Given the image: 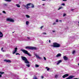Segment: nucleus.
<instances>
[{"label":"nucleus","mask_w":79,"mask_h":79,"mask_svg":"<svg viewBox=\"0 0 79 79\" xmlns=\"http://www.w3.org/2000/svg\"><path fill=\"white\" fill-rule=\"evenodd\" d=\"M51 47H55V48H58L60 47V44H58V43L55 42L53 43L52 45H51Z\"/></svg>","instance_id":"1"},{"label":"nucleus","mask_w":79,"mask_h":79,"mask_svg":"<svg viewBox=\"0 0 79 79\" xmlns=\"http://www.w3.org/2000/svg\"><path fill=\"white\" fill-rule=\"evenodd\" d=\"M21 57L22 60L25 61L24 63H27V64H29V62L27 60V58H26V57L22 56Z\"/></svg>","instance_id":"2"},{"label":"nucleus","mask_w":79,"mask_h":79,"mask_svg":"<svg viewBox=\"0 0 79 79\" xmlns=\"http://www.w3.org/2000/svg\"><path fill=\"white\" fill-rule=\"evenodd\" d=\"M21 51L23 52L24 53H25V54H27V55H28V56H32V55L31 54L28 53V52H27V51L22 49H21Z\"/></svg>","instance_id":"3"},{"label":"nucleus","mask_w":79,"mask_h":79,"mask_svg":"<svg viewBox=\"0 0 79 79\" xmlns=\"http://www.w3.org/2000/svg\"><path fill=\"white\" fill-rule=\"evenodd\" d=\"M25 48L26 49H30L31 50H37V48L30 46H26L25 47Z\"/></svg>","instance_id":"4"},{"label":"nucleus","mask_w":79,"mask_h":79,"mask_svg":"<svg viewBox=\"0 0 79 79\" xmlns=\"http://www.w3.org/2000/svg\"><path fill=\"white\" fill-rule=\"evenodd\" d=\"M6 21H10V22H11V23H14L15 22V20L13 19L10 18H7L6 19Z\"/></svg>","instance_id":"5"},{"label":"nucleus","mask_w":79,"mask_h":79,"mask_svg":"<svg viewBox=\"0 0 79 79\" xmlns=\"http://www.w3.org/2000/svg\"><path fill=\"white\" fill-rule=\"evenodd\" d=\"M31 3H30L29 4H27L26 5H23V6H25V7H26L27 9H29V8H30V7H29V6H30L31 5Z\"/></svg>","instance_id":"6"},{"label":"nucleus","mask_w":79,"mask_h":79,"mask_svg":"<svg viewBox=\"0 0 79 79\" xmlns=\"http://www.w3.org/2000/svg\"><path fill=\"white\" fill-rule=\"evenodd\" d=\"M17 50H18L17 48H15L14 50L12 52L13 54H15V53H16V52H17Z\"/></svg>","instance_id":"7"},{"label":"nucleus","mask_w":79,"mask_h":79,"mask_svg":"<svg viewBox=\"0 0 79 79\" xmlns=\"http://www.w3.org/2000/svg\"><path fill=\"white\" fill-rule=\"evenodd\" d=\"M4 61L6 62L7 63H11V61L10 60L5 59L4 60Z\"/></svg>","instance_id":"8"},{"label":"nucleus","mask_w":79,"mask_h":79,"mask_svg":"<svg viewBox=\"0 0 79 79\" xmlns=\"http://www.w3.org/2000/svg\"><path fill=\"white\" fill-rule=\"evenodd\" d=\"M68 76H69V74H65L62 76V77L63 78H65V77H68Z\"/></svg>","instance_id":"9"},{"label":"nucleus","mask_w":79,"mask_h":79,"mask_svg":"<svg viewBox=\"0 0 79 79\" xmlns=\"http://www.w3.org/2000/svg\"><path fill=\"white\" fill-rule=\"evenodd\" d=\"M68 77H69V79H73V78H74V76L73 75H71L69 76Z\"/></svg>","instance_id":"10"},{"label":"nucleus","mask_w":79,"mask_h":79,"mask_svg":"<svg viewBox=\"0 0 79 79\" xmlns=\"http://www.w3.org/2000/svg\"><path fill=\"white\" fill-rule=\"evenodd\" d=\"M63 58L64 60H68V57H66V56H64L63 57Z\"/></svg>","instance_id":"11"},{"label":"nucleus","mask_w":79,"mask_h":79,"mask_svg":"<svg viewBox=\"0 0 79 79\" xmlns=\"http://www.w3.org/2000/svg\"><path fill=\"white\" fill-rule=\"evenodd\" d=\"M3 36V33L1 31H0V37L2 38Z\"/></svg>","instance_id":"12"},{"label":"nucleus","mask_w":79,"mask_h":79,"mask_svg":"<svg viewBox=\"0 0 79 79\" xmlns=\"http://www.w3.org/2000/svg\"><path fill=\"white\" fill-rule=\"evenodd\" d=\"M61 56V54L60 53H59L56 55V57H59V56Z\"/></svg>","instance_id":"13"},{"label":"nucleus","mask_w":79,"mask_h":79,"mask_svg":"<svg viewBox=\"0 0 79 79\" xmlns=\"http://www.w3.org/2000/svg\"><path fill=\"white\" fill-rule=\"evenodd\" d=\"M61 61H62L61 60H60L58 61H57V63L56 64H57V65L59 64H60V63H61Z\"/></svg>","instance_id":"14"},{"label":"nucleus","mask_w":79,"mask_h":79,"mask_svg":"<svg viewBox=\"0 0 79 79\" xmlns=\"http://www.w3.org/2000/svg\"><path fill=\"white\" fill-rule=\"evenodd\" d=\"M3 48H1L2 52H5V50H3Z\"/></svg>","instance_id":"15"},{"label":"nucleus","mask_w":79,"mask_h":79,"mask_svg":"<svg viewBox=\"0 0 79 79\" xmlns=\"http://www.w3.org/2000/svg\"><path fill=\"white\" fill-rule=\"evenodd\" d=\"M26 16L27 18H30V16L28 15H26Z\"/></svg>","instance_id":"16"},{"label":"nucleus","mask_w":79,"mask_h":79,"mask_svg":"<svg viewBox=\"0 0 79 79\" xmlns=\"http://www.w3.org/2000/svg\"><path fill=\"white\" fill-rule=\"evenodd\" d=\"M16 6L18 8H20V5L19 4H16Z\"/></svg>","instance_id":"17"},{"label":"nucleus","mask_w":79,"mask_h":79,"mask_svg":"<svg viewBox=\"0 0 79 79\" xmlns=\"http://www.w3.org/2000/svg\"><path fill=\"white\" fill-rule=\"evenodd\" d=\"M35 56L37 58H38L39 56H38V55H37L36 54H35Z\"/></svg>","instance_id":"18"},{"label":"nucleus","mask_w":79,"mask_h":79,"mask_svg":"<svg viewBox=\"0 0 79 79\" xmlns=\"http://www.w3.org/2000/svg\"><path fill=\"white\" fill-rule=\"evenodd\" d=\"M29 22L28 21H27L26 22V24L27 25H29Z\"/></svg>","instance_id":"19"},{"label":"nucleus","mask_w":79,"mask_h":79,"mask_svg":"<svg viewBox=\"0 0 79 79\" xmlns=\"http://www.w3.org/2000/svg\"><path fill=\"white\" fill-rule=\"evenodd\" d=\"M63 7L62 6H60L59 7V9H58V10H60V9H62L63 8Z\"/></svg>","instance_id":"20"},{"label":"nucleus","mask_w":79,"mask_h":79,"mask_svg":"<svg viewBox=\"0 0 79 79\" xmlns=\"http://www.w3.org/2000/svg\"><path fill=\"white\" fill-rule=\"evenodd\" d=\"M35 67H36V68H38L39 67V65H37V64H36L35 65Z\"/></svg>","instance_id":"21"},{"label":"nucleus","mask_w":79,"mask_h":79,"mask_svg":"<svg viewBox=\"0 0 79 79\" xmlns=\"http://www.w3.org/2000/svg\"><path fill=\"white\" fill-rule=\"evenodd\" d=\"M55 78H57V77H58V75H56L55 76Z\"/></svg>","instance_id":"22"},{"label":"nucleus","mask_w":79,"mask_h":79,"mask_svg":"<svg viewBox=\"0 0 79 79\" xmlns=\"http://www.w3.org/2000/svg\"><path fill=\"white\" fill-rule=\"evenodd\" d=\"M47 71H49L50 70V68H48L47 67H46V69H47Z\"/></svg>","instance_id":"23"},{"label":"nucleus","mask_w":79,"mask_h":79,"mask_svg":"<svg viewBox=\"0 0 79 79\" xmlns=\"http://www.w3.org/2000/svg\"><path fill=\"white\" fill-rule=\"evenodd\" d=\"M5 1H6V2H11V0H5Z\"/></svg>","instance_id":"24"},{"label":"nucleus","mask_w":79,"mask_h":79,"mask_svg":"<svg viewBox=\"0 0 79 79\" xmlns=\"http://www.w3.org/2000/svg\"><path fill=\"white\" fill-rule=\"evenodd\" d=\"M61 5H63V6H64L65 5V4L64 3H63L61 4Z\"/></svg>","instance_id":"25"},{"label":"nucleus","mask_w":79,"mask_h":79,"mask_svg":"<svg viewBox=\"0 0 79 79\" xmlns=\"http://www.w3.org/2000/svg\"><path fill=\"white\" fill-rule=\"evenodd\" d=\"M31 8H34V5H31Z\"/></svg>","instance_id":"26"},{"label":"nucleus","mask_w":79,"mask_h":79,"mask_svg":"<svg viewBox=\"0 0 79 79\" xmlns=\"http://www.w3.org/2000/svg\"><path fill=\"white\" fill-rule=\"evenodd\" d=\"M75 52H76V51H73V52L72 54H74V53H75Z\"/></svg>","instance_id":"27"},{"label":"nucleus","mask_w":79,"mask_h":79,"mask_svg":"<svg viewBox=\"0 0 79 79\" xmlns=\"http://www.w3.org/2000/svg\"><path fill=\"white\" fill-rule=\"evenodd\" d=\"M0 74H4V72H0Z\"/></svg>","instance_id":"28"},{"label":"nucleus","mask_w":79,"mask_h":79,"mask_svg":"<svg viewBox=\"0 0 79 79\" xmlns=\"http://www.w3.org/2000/svg\"><path fill=\"white\" fill-rule=\"evenodd\" d=\"M26 66L27 67H30V65H29V64H27L26 65Z\"/></svg>","instance_id":"29"},{"label":"nucleus","mask_w":79,"mask_h":79,"mask_svg":"<svg viewBox=\"0 0 79 79\" xmlns=\"http://www.w3.org/2000/svg\"><path fill=\"white\" fill-rule=\"evenodd\" d=\"M2 13H4V14H6V12H5V11H2Z\"/></svg>","instance_id":"30"},{"label":"nucleus","mask_w":79,"mask_h":79,"mask_svg":"<svg viewBox=\"0 0 79 79\" xmlns=\"http://www.w3.org/2000/svg\"><path fill=\"white\" fill-rule=\"evenodd\" d=\"M27 39L29 40H30V39H31V38H30V37H27Z\"/></svg>","instance_id":"31"},{"label":"nucleus","mask_w":79,"mask_h":79,"mask_svg":"<svg viewBox=\"0 0 79 79\" xmlns=\"http://www.w3.org/2000/svg\"><path fill=\"white\" fill-rule=\"evenodd\" d=\"M56 23H58V19H56Z\"/></svg>","instance_id":"32"},{"label":"nucleus","mask_w":79,"mask_h":79,"mask_svg":"<svg viewBox=\"0 0 79 79\" xmlns=\"http://www.w3.org/2000/svg\"><path fill=\"white\" fill-rule=\"evenodd\" d=\"M66 15L65 14H63V16H66Z\"/></svg>","instance_id":"33"},{"label":"nucleus","mask_w":79,"mask_h":79,"mask_svg":"<svg viewBox=\"0 0 79 79\" xmlns=\"http://www.w3.org/2000/svg\"><path fill=\"white\" fill-rule=\"evenodd\" d=\"M38 58V59H40V60L42 59V58L40 57L39 56V57Z\"/></svg>","instance_id":"34"},{"label":"nucleus","mask_w":79,"mask_h":79,"mask_svg":"<svg viewBox=\"0 0 79 79\" xmlns=\"http://www.w3.org/2000/svg\"><path fill=\"white\" fill-rule=\"evenodd\" d=\"M41 78H42V79H44V76H41Z\"/></svg>","instance_id":"35"},{"label":"nucleus","mask_w":79,"mask_h":79,"mask_svg":"<svg viewBox=\"0 0 79 79\" xmlns=\"http://www.w3.org/2000/svg\"><path fill=\"white\" fill-rule=\"evenodd\" d=\"M53 25H55L56 24V23H55V22L54 23H53Z\"/></svg>","instance_id":"36"},{"label":"nucleus","mask_w":79,"mask_h":79,"mask_svg":"<svg viewBox=\"0 0 79 79\" xmlns=\"http://www.w3.org/2000/svg\"><path fill=\"white\" fill-rule=\"evenodd\" d=\"M43 34H45V35H46L47 34V33L45 32H44L43 33Z\"/></svg>","instance_id":"37"},{"label":"nucleus","mask_w":79,"mask_h":79,"mask_svg":"<svg viewBox=\"0 0 79 79\" xmlns=\"http://www.w3.org/2000/svg\"><path fill=\"white\" fill-rule=\"evenodd\" d=\"M44 27V26H42L40 27V29H42Z\"/></svg>","instance_id":"38"},{"label":"nucleus","mask_w":79,"mask_h":79,"mask_svg":"<svg viewBox=\"0 0 79 79\" xmlns=\"http://www.w3.org/2000/svg\"><path fill=\"white\" fill-rule=\"evenodd\" d=\"M16 55H19V53H16Z\"/></svg>","instance_id":"39"},{"label":"nucleus","mask_w":79,"mask_h":79,"mask_svg":"<svg viewBox=\"0 0 79 79\" xmlns=\"http://www.w3.org/2000/svg\"><path fill=\"white\" fill-rule=\"evenodd\" d=\"M44 60H46V58H45V57H44Z\"/></svg>","instance_id":"40"},{"label":"nucleus","mask_w":79,"mask_h":79,"mask_svg":"<svg viewBox=\"0 0 79 79\" xmlns=\"http://www.w3.org/2000/svg\"><path fill=\"white\" fill-rule=\"evenodd\" d=\"M71 11H74V9H72L71 10Z\"/></svg>","instance_id":"41"},{"label":"nucleus","mask_w":79,"mask_h":79,"mask_svg":"<svg viewBox=\"0 0 79 79\" xmlns=\"http://www.w3.org/2000/svg\"><path fill=\"white\" fill-rule=\"evenodd\" d=\"M59 21H60V22H62V21H61V20H59Z\"/></svg>","instance_id":"42"},{"label":"nucleus","mask_w":79,"mask_h":79,"mask_svg":"<svg viewBox=\"0 0 79 79\" xmlns=\"http://www.w3.org/2000/svg\"><path fill=\"white\" fill-rule=\"evenodd\" d=\"M53 32H55V31H52Z\"/></svg>","instance_id":"43"},{"label":"nucleus","mask_w":79,"mask_h":79,"mask_svg":"<svg viewBox=\"0 0 79 79\" xmlns=\"http://www.w3.org/2000/svg\"><path fill=\"white\" fill-rule=\"evenodd\" d=\"M49 43H51V41H50V40H49Z\"/></svg>","instance_id":"44"},{"label":"nucleus","mask_w":79,"mask_h":79,"mask_svg":"<svg viewBox=\"0 0 79 79\" xmlns=\"http://www.w3.org/2000/svg\"><path fill=\"white\" fill-rule=\"evenodd\" d=\"M2 77V75L0 74V77Z\"/></svg>","instance_id":"45"},{"label":"nucleus","mask_w":79,"mask_h":79,"mask_svg":"<svg viewBox=\"0 0 79 79\" xmlns=\"http://www.w3.org/2000/svg\"><path fill=\"white\" fill-rule=\"evenodd\" d=\"M43 6H44V5H45V4H43Z\"/></svg>","instance_id":"46"},{"label":"nucleus","mask_w":79,"mask_h":79,"mask_svg":"<svg viewBox=\"0 0 79 79\" xmlns=\"http://www.w3.org/2000/svg\"><path fill=\"white\" fill-rule=\"evenodd\" d=\"M42 1H45V0H42Z\"/></svg>","instance_id":"47"},{"label":"nucleus","mask_w":79,"mask_h":79,"mask_svg":"<svg viewBox=\"0 0 79 79\" xmlns=\"http://www.w3.org/2000/svg\"><path fill=\"white\" fill-rule=\"evenodd\" d=\"M63 0V1H65L64 0Z\"/></svg>","instance_id":"48"},{"label":"nucleus","mask_w":79,"mask_h":79,"mask_svg":"<svg viewBox=\"0 0 79 79\" xmlns=\"http://www.w3.org/2000/svg\"><path fill=\"white\" fill-rule=\"evenodd\" d=\"M4 5H6V4H5Z\"/></svg>","instance_id":"49"},{"label":"nucleus","mask_w":79,"mask_h":79,"mask_svg":"<svg viewBox=\"0 0 79 79\" xmlns=\"http://www.w3.org/2000/svg\"><path fill=\"white\" fill-rule=\"evenodd\" d=\"M78 66H79V64H78Z\"/></svg>","instance_id":"50"},{"label":"nucleus","mask_w":79,"mask_h":79,"mask_svg":"<svg viewBox=\"0 0 79 79\" xmlns=\"http://www.w3.org/2000/svg\"><path fill=\"white\" fill-rule=\"evenodd\" d=\"M35 79H37V78H35Z\"/></svg>","instance_id":"51"},{"label":"nucleus","mask_w":79,"mask_h":79,"mask_svg":"<svg viewBox=\"0 0 79 79\" xmlns=\"http://www.w3.org/2000/svg\"><path fill=\"white\" fill-rule=\"evenodd\" d=\"M78 23L79 24V21L78 22Z\"/></svg>","instance_id":"52"},{"label":"nucleus","mask_w":79,"mask_h":79,"mask_svg":"<svg viewBox=\"0 0 79 79\" xmlns=\"http://www.w3.org/2000/svg\"><path fill=\"white\" fill-rule=\"evenodd\" d=\"M12 33H14V32H13Z\"/></svg>","instance_id":"53"},{"label":"nucleus","mask_w":79,"mask_h":79,"mask_svg":"<svg viewBox=\"0 0 79 79\" xmlns=\"http://www.w3.org/2000/svg\"><path fill=\"white\" fill-rule=\"evenodd\" d=\"M0 15H2V14H0Z\"/></svg>","instance_id":"54"}]
</instances>
